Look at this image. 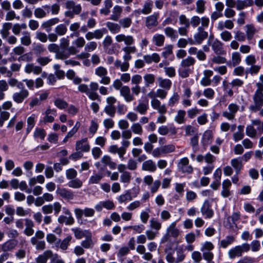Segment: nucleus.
<instances>
[{
  "label": "nucleus",
  "instance_id": "obj_1",
  "mask_svg": "<svg viewBox=\"0 0 263 263\" xmlns=\"http://www.w3.org/2000/svg\"><path fill=\"white\" fill-rule=\"evenodd\" d=\"M257 89L253 96L254 104L249 106V109L252 112H256L263 106V86L262 84L256 83Z\"/></svg>",
  "mask_w": 263,
  "mask_h": 263
},
{
  "label": "nucleus",
  "instance_id": "obj_2",
  "mask_svg": "<svg viewBox=\"0 0 263 263\" xmlns=\"http://www.w3.org/2000/svg\"><path fill=\"white\" fill-rule=\"evenodd\" d=\"M115 40L117 42H123L126 46L122 48V50L126 53H134L137 52V48L134 46H132L135 43V40L132 35H126L124 34H119L116 36Z\"/></svg>",
  "mask_w": 263,
  "mask_h": 263
},
{
  "label": "nucleus",
  "instance_id": "obj_3",
  "mask_svg": "<svg viewBox=\"0 0 263 263\" xmlns=\"http://www.w3.org/2000/svg\"><path fill=\"white\" fill-rule=\"evenodd\" d=\"M89 86V88L87 85L80 84L78 89L81 92L86 93L91 100H100V96L96 92V91L99 89V84L96 82H91Z\"/></svg>",
  "mask_w": 263,
  "mask_h": 263
},
{
  "label": "nucleus",
  "instance_id": "obj_4",
  "mask_svg": "<svg viewBox=\"0 0 263 263\" xmlns=\"http://www.w3.org/2000/svg\"><path fill=\"white\" fill-rule=\"evenodd\" d=\"M166 253L165 259L168 263H180L182 262L185 257L183 249L181 248H178L176 249V257L173 256V251L170 248H166L165 250Z\"/></svg>",
  "mask_w": 263,
  "mask_h": 263
},
{
  "label": "nucleus",
  "instance_id": "obj_5",
  "mask_svg": "<svg viewBox=\"0 0 263 263\" xmlns=\"http://www.w3.org/2000/svg\"><path fill=\"white\" fill-rule=\"evenodd\" d=\"M250 251V245L248 243H243L241 245L236 246L230 249L228 252V255L230 259H233L236 257L242 256L243 253Z\"/></svg>",
  "mask_w": 263,
  "mask_h": 263
},
{
  "label": "nucleus",
  "instance_id": "obj_6",
  "mask_svg": "<svg viewBox=\"0 0 263 263\" xmlns=\"http://www.w3.org/2000/svg\"><path fill=\"white\" fill-rule=\"evenodd\" d=\"M176 222H173L166 229V234L162 237L161 240L162 243H164L171 240V237H177L179 235V230L176 228Z\"/></svg>",
  "mask_w": 263,
  "mask_h": 263
},
{
  "label": "nucleus",
  "instance_id": "obj_7",
  "mask_svg": "<svg viewBox=\"0 0 263 263\" xmlns=\"http://www.w3.org/2000/svg\"><path fill=\"white\" fill-rule=\"evenodd\" d=\"M154 6V2L152 0H145L141 9H136L133 12V14L136 17H138L140 14L148 15L152 13Z\"/></svg>",
  "mask_w": 263,
  "mask_h": 263
},
{
  "label": "nucleus",
  "instance_id": "obj_8",
  "mask_svg": "<svg viewBox=\"0 0 263 263\" xmlns=\"http://www.w3.org/2000/svg\"><path fill=\"white\" fill-rule=\"evenodd\" d=\"M189 163V159L187 157H183L180 159L177 165L178 171L182 173H192L193 167Z\"/></svg>",
  "mask_w": 263,
  "mask_h": 263
},
{
  "label": "nucleus",
  "instance_id": "obj_9",
  "mask_svg": "<svg viewBox=\"0 0 263 263\" xmlns=\"http://www.w3.org/2000/svg\"><path fill=\"white\" fill-rule=\"evenodd\" d=\"M229 111H224L222 112V116L229 120L234 119L235 115L239 110V106L235 103H231L228 106Z\"/></svg>",
  "mask_w": 263,
  "mask_h": 263
},
{
  "label": "nucleus",
  "instance_id": "obj_10",
  "mask_svg": "<svg viewBox=\"0 0 263 263\" xmlns=\"http://www.w3.org/2000/svg\"><path fill=\"white\" fill-rule=\"evenodd\" d=\"M159 14L158 13H154L145 17V25L149 29L156 27L158 25V19Z\"/></svg>",
  "mask_w": 263,
  "mask_h": 263
},
{
  "label": "nucleus",
  "instance_id": "obj_11",
  "mask_svg": "<svg viewBox=\"0 0 263 263\" xmlns=\"http://www.w3.org/2000/svg\"><path fill=\"white\" fill-rule=\"evenodd\" d=\"M47 49L50 52L54 53L55 58L57 59L64 60L66 57V55L63 54V51L60 50L59 46L55 43H51L48 45Z\"/></svg>",
  "mask_w": 263,
  "mask_h": 263
},
{
  "label": "nucleus",
  "instance_id": "obj_12",
  "mask_svg": "<svg viewBox=\"0 0 263 263\" xmlns=\"http://www.w3.org/2000/svg\"><path fill=\"white\" fill-rule=\"evenodd\" d=\"M214 53L217 55H223L226 53L223 47V43L217 39L214 40L211 43L208 41Z\"/></svg>",
  "mask_w": 263,
  "mask_h": 263
},
{
  "label": "nucleus",
  "instance_id": "obj_13",
  "mask_svg": "<svg viewBox=\"0 0 263 263\" xmlns=\"http://www.w3.org/2000/svg\"><path fill=\"white\" fill-rule=\"evenodd\" d=\"M28 96L29 91L28 90L23 89L18 92H14L12 95V99L17 103H21Z\"/></svg>",
  "mask_w": 263,
  "mask_h": 263
},
{
  "label": "nucleus",
  "instance_id": "obj_14",
  "mask_svg": "<svg viewBox=\"0 0 263 263\" xmlns=\"http://www.w3.org/2000/svg\"><path fill=\"white\" fill-rule=\"evenodd\" d=\"M120 94L127 103H130L135 99L133 95L130 93V89L128 86H123L120 89Z\"/></svg>",
  "mask_w": 263,
  "mask_h": 263
},
{
  "label": "nucleus",
  "instance_id": "obj_15",
  "mask_svg": "<svg viewBox=\"0 0 263 263\" xmlns=\"http://www.w3.org/2000/svg\"><path fill=\"white\" fill-rule=\"evenodd\" d=\"M56 193L61 197L67 200H72L74 198L73 193L65 188L58 187L56 190Z\"/></svg>",
  "mask_w": 263,
  "mask_h": 263
},
{
  "label": "nucleus",
  "instance_id": "obj_16",
  "mask_svg": "<svg viewBox=\"0 0 263 263\" xmlns=\"http://www.w3.org/2000/svg\"><path fill=\"white\" fill-rule=\"evenodd\" d=\"M87 141V138H85L77 141L76 143V150L81 152H89L90 147Z\"/></svg>",
  "mask_w": 263,
  "mask_h": 263
},
{
  "label": "nucleus",
  "instance_id": "obj_17",
  "mask_svg": "<svg viewBox=\"0 0 263 263\" xmlns=\"http://www.w3.org/2000/svg\"><path fill=\"white\" fill-rule=\"evenodd\" d=\"M149 108L148 101L145 99L144 100H139L138 104L134 108V110L139 112L140 115H145Z\"/></svg>",
  "mask_w": 263,
  "mask_h": 263
},
{
  "label": "nucleus",
  "instance_id": "obj_18",
  "mask_svg": "<svg viewBox=\"0 0 263 263\" xmlns=\"http://www.w3.org/2000/svg\"><path fill=\"white\" fill-rule=\"evenodd\" d=\"M43 122L44 124L52 123L54 120V116H57V110L55 109L48 108L44 112Z\"/></svg>",
  "mask_w": 263,
  "mask_h": 263
},
{
  "label": "nucleus",
  "instance_id": "obj_19",
  "mask_svg": "<svg viewBox=\"0 0 263 263\" xmlns=\"http://www.w3.org/2000/svg\"><path fill=\"white\" fill-rule=\"evenodd\" d=\"M151 104L153 108L156 110L160 114H164L166 112V105L164 104H161L158 99L152 100Z\"/></svg>",
  "mask_w": 263,
  "mask_h": 263
},
{
  "label": "nucleus",
  "instance_id": "obj_20",
  "mask_svg": "<svg viewBox=\"0 0 263 263\" xmlns=\"http://www.w3.org/2000/svg\"><path fill=\"white\" fill-rule=\"evenodd\" d=\"M208 35L206 31L202 29V27H198L197 32L194 35V39L196 44H201Z\"/></svg>",
  "mask_w": 263,
  "mask_h": 263
},
{
  "label": "nucleus",
  "instance_id": "obj_21",
  "mask_svg": "<svg viewBox=\"0 0 263 263\" xmlns=\"http://www.w3.org/2000/svg\"><path fill=\"white\" fill-rule=\"evenodd\" d=\"M232 185L231 182L229 179H226L222 183V190L221 195L223 198H227L232 195L230 187Z\"/></svg>",
  "mask_w": 263,
  "mask_h": 263
},
{
  "label": "nucleus",
  "instance_id": "obj_22",
  "mask_svg": "<svg viewBox=\"0 0 263 263\" xmlns=\"http://www.w3.org/2000/svg\"><path fill=\"white\" fill-rule=\"evenodd\" d=\"M53 255V254L51 250H47L35 258V261L36 263H46Z\"/></svg>",
  "mask_w": 263,
  "mask_h": 263
},
{
  "label": "nucleus",
  "instance_id": "obj_23",
  "mask_svg": "<svg viewBox=\"0 0 263 263\" xmlns=\"http://www.w3.org/2000/svg\"><path fill=\"white\" fill-rule=\"evenodd\" d=\"M112 44V37L110 35H106L102 42L103 49L106 53L108 54H112L114 53V50L111 48Z\"/></svg>",
  "mask_w": 263,
  "mask_h": 263
},
{
  "label": "nucleus",
  "instance_id": "obj_24",
  "mask_svg": "<svg viewBox=\"0 0 263 263\" xmlns=\"http://www.w3.org/2000/svg\"><path fill=\"white\" fill-rule=\"evenodd\" d=\"M210 206L209 201H205L203 202L200 209L201 213L206 218H211L214 214L213 210L210 209Z\"/></svg>",
  "mask_w": 263,
  "mask_h": 263
},
{
  "label": "nucleus",
  "instance_id": "obj_25",
  "mask_svg": "<svg viewBox=\"0 0 263 263\" xmlns=\"http://www.w3.org/2000/svg\"><path fill=\"white\" fill-rule=\"evenodd\" d=\"M25 229L24 230V233L27 236H31L34 233V230L33 229L34 224L33 221L29 218H25Z\"/></svg>",
  "mask_w": 263,
  "mask_h": 263
},
{
  "label": "nucleus",
  "instance_id": "obj_26",
  "mask_svg": "<svg viewBox=\"0 0 263 263\" xmlns=\"http://www.w3.org/2000/svg\"><path fill=\"white\" fill-rule=\"evenodd\" d=\"M50 8L49 5H46L42 7H37L34 10V15L36 18H42L45 17L48 12H46L45 10H48Z\"/></svg>",
  "mask_w": 263,
  "mask_h": 263
},
{
  "label": "nucleus",
  "instance_id": "obj_27",
  "mask_svg": "<svg viewBox=\"0 0 263 263\" xmlns=\"http://www.w3.org/2000/svg\"><path fill=\"white\" fill-rule=\"evenodd\" d=\"M66 9H72L73 12L76 14H79L81 10L82 7L80 4L76 5L73 1H67L65 3Z\"/></svg>",
  "mask_w": 263,
  "mask_h": 263
},
{
  "label": "nucleus",
  "instance_id": "obj_28",
  "mask_svg": "<svg viewBox=\"0 0 263 263\" xmlns=\"http://www.w3.org/2000/svg\"><path fill=\"white\" fill-rule=\"evenodd\" d=\"M101 162L104 167L108 166L111 170H114L116 168L117 164L112 161L109 156H103L101 159Z\"/></svg>",
  "mask_w": 263,
  "mask_h": 263
},
{
  "label": "nucleus",
  "instance_id": "obj_29",
  "mask_svg": "<svg viewBox=\"0 0 263 263\" xmlns=\"http://www.w3.org/2000/svg\"><path fill=\"white\" fill-rule=\"evenodd\" d=\"M122 8L119 5H115L112 10V14L109 19L114 21H118L121 17L122 12Z\"/></svg>",
  "mask_w": 263,
  "mask_h": 263
},
{
  "label": "nucleus",
  "instance_id": "obj_30",
  "mask_svg": "<svg viewBox=\"0 0 263 263\" xmlns=\"http://www.w3.org/2000/svg\"><path fill=\"white\" fill-rule=\"evenodd\" d=\"M137 252L143 255L142 258L145 260H151L152 259L153 255L149 252H146L145 247L143 245H138L136 248Z\"/></svg>",
  "mask_w": 263,
  "mask_h": 263
},
{
  "label": "nucleus",
  "instance_id": "obj_31",
  "mask_svg": "<svg viewBox=\"0 0 263 263\" xmlns=\"http://www.w3.org/2000/svg\"><path fill=\"white\" fill-rule=\"evenodd\" d=\"M157 167L155 162L152 160H148L144 161L142 164V170L145 171L154 172Z\"/></svg>",
  "mask_w": 263,
  "mask_h": 263
},
{
  "label": "nucleus",
  "instance_id": "obj_32",
  "mask_svg": "<svg viewBox=\"0 0 263 263\" xmlns=\"http://www.w3.org/2000/svg\"><path fill=\"white\" fill-rule=\"evenodd\" d=\"M235 240V237L233 235H228L224 239L221 240L219 243L220 248L226 249L232 245Z\"/></svg>",
  "mask_w": 263,
  "mask_h": 263
},
{
  "label": "nucleus",
  "instance_id": "obj_33",
  "mask_svg": "<svg viewBox=\"0 0 263 263\" xmlns=\"http://www.w3.org/2000/svg\"><path fill=\"white\" fill-rule=\"evenodd\" d=\"M16 240H9L2 245L1 249L4 253H7L8 251L13 250L16 246Z\"/></svg>",
  "mask_w": 263,
  "mask_h": 263
},
{
  "label": "nucleus",
  "instance_id": "obj_34",
  "mask_svg": "<svg viewBox=\"0 0 263 263\" xmlns=\"http://www.w3.org/2000/svg\"><path fill=\"white\" fill-rule=\"evenodd\" d=\"M72 237L70 235L67 236L65 238L61 240L60 239H58L56 247H58L59 246L60 248L62 250H66L67 249L69 242L71 240Z\"/></svg>",
  "mask_w": 263,
  "mask_h": 263
},
{
  "label": "nucleus",
  "instance_id": "obj_35",
  "mask_svg": "<svg viewBox=\"0 0 263 263\" xmlns=\"http://www.w3.org/2000/svg\"><path fill=\"white\" fill-rule=\"evenodd\" d=\"M213 135L212 131L206 130L203 134L201 143L204 148L210 144L212 141Z\"/></svg>",
  "mask_w": 263,
  "mask_h": 263
},
{
  "label": "nucleus",
  "instance_id": "obj_36",
  "mask_svg": "<svg viewBox=\"0 0 263 263\" xmlns=\"http://www.w3.org/2000/svg\"><path fill=\"white\" fill-rule=\"evenodd\" d=\"M60 19L58 17L52 18L44 22L42 24V27L48 31L51 27L60 22Z\"/></svg>",
  "mask_w": 263,
  "mask_h": 263
},
{
  "label": "nucleus",
  "instance_id": "obj_37",
  "mask_svg": "<svg viewBox=\"0 0 263 263\" xmlns=\"http://www.w3.org/2000/svg\"><path fill=\"white\" fill-rule=\"evenodd\" d=\"M80 28L81 26L80 22H74L71 23L69 27V30L72 32V33L70 34V37H78L80 35L79 29Z\"/></svg>",
  "mask_w": 263,
  "mask_h": 263
},
{
  "label": "nucleus",
  "instance_id": "obj_38",
  "mask_svg": "<svg viewBox=\"0 0 263 263\" xmlns=\"http://www.w3.org/2000/svg\"><path fill=\"white\" fill-rule=\"evenodd\" d=\"M253 4V0H236L235 7L237 10H241Z\"/></svg>",
  "mask_w": 263,
  "mask_h": 263
},
{
  "label": "nucleus",
  "instance_id": "obj_39",
  "mask_svg": "<svg viewBox=\"0 0 263 263\" xmlns=\"http://www.w3.org/2000/svg\"><path fill=\"white\" fill-rule=\"evenodd\" d=\"M108 152L111 154H118L121 160L124 159V150L120 147H118L117 145H112L109 146Z\"/></svg>",
  "mask_w": 263,
  "mask_h": 263
},
{
  "label": "nucleus",
  "instance_id": "obj_40",
  "mask_svg": "<svg viewBox=\"0 0 263 263\" xmlns=\"http://www.w3.org/2000/svg\"><path fill=\"white\" fill-rule=\"evenodd\" d=\"M12 23L9 22H6L3 24L2 29L0 30V33L3 39H5L9 35V30L12 28Z\"/></svg>",
  "mask_w": 263,
  "mask_h": 263
},
{
  "label": "nucleus",
  "instance_id": "obj_41",
  "mask_svg": "<svg viewBox=\"0 0 263 263\" xmlns=\"http://www.w3.org/2000/svg\"><path fill=\"white\" fill-rule=\"evenodd\" d=\"M20 42L23 45L29 46L31 43L30 33L28 31H23L22 36L20 38Z\"/></svg>",
  "mask_w": 263,
  "mask_h": 263
},
{
  "label": "nucleus",
  "instance_id": "obj_42",
  "mask_svg": "<svg viewBox=\"0 0 263 263\" xmlns=\"http://www.w3.org/2000/svg\"><path fill=\"white\" fill-rule=\"evenodd\" d=\"M143 59L147 64H150L152 62L158 63L160 59L159 55L157 53L152 54H147L143 56Z\"/></svg>",
  "mask_w": 263,
  "mask_h": 263
},
{
  "label": "nucleus",
  "instance_id": "obj_43",
  "mask_svg": "<svg viewBox=\"0 0 263 263\" xmlns=\"http://www.w3.org/2000/svg\"><path fill=\"white\" fill-rule=\"evenodd\" d=\"M9 88L8 84L5 80H0V101L4 99L5 97V92L8 91Z\"/></svg>",
  "mask_w": 263,
  "mask_h": 263
},
{
  "label": "nucleus",
  "instance_id": "obj_44",
  "mask_svg": "<svg viewBox=\"0 0 263 263\" xmlns=\"http://www.w3.org/2000/svg\"><path fill=\"white\" fill-rule=\"evenodd\" d=\"M231 164L235 169L237 175L239 174L242 167V161L240 158H234L231 160Z\"/></svg>",
  "mask_w": 263,
  "mask_h": 263
},
{
  "label": "nucleus",
  "instance_id": "obj_45",
  "mask_svg": "<svg viewBox=\"0 0 263 263\" xmlns=\"http://www.w3.org/2000/svg\"><path fill=\"white\" fill-rule=\"evenodd\" d=\"M106 26L108 30L114 34L119 32L121 30V26L119 24L111 22H107L106 23Z\"/></svg>",
  "mask_w": 263,
  "mask_h": 263
},
{
  "label": "nucleus",
  "instance_id": "obj_46",
  "mask_svg": "<svg viewBox=\"0 0 263 263\" xmlns=\"http://www.w3.org/2000/svg\"><path fill=\"white\" fill-rule=\"evenodd\" d=\"M81 245L83 248L85 249H91L93 248L94 243L92 240L91 233L87 235L85 239L81 242Z\"/></svg>",
  "mask_w": 263,
  "mask_h": 263
},
{
  "label": "nucleus",
  "instance_id": "obj_47",
  "mask_svg": "<svg viewBox=\"0 0 263 263\" xmlns=\"http://www.w3.org/2000/svg\"><path fill=\"white\" fill-rule=\"evenodd\" d=\"M114 65L116 68H120L121 71L125 72L127 71L129 68V64L127 62H122L120 60L117 59L114 62Z\"/></svg>",
  "mask_w": 263,
  "mask_h": 263
},
{
  "label": "nucleus",
  "instance_id": "obj_48",
  "mask_svg": "<svg viewBox=\"0 0 263 263\" xmlns=\"http://www.w3.org/2000/svg\"><path fill=\"white\" fill-rule=\"evenodd\" d=\"M241 61V57L240 53L237 51L234 52L232 53L231 65L236 66L239 65Z\"/></svg>",
  "mask_w": 263,
  "mask_h": 263
},
{
  "label": "nucleus",
  "instance_id": "obj_49",
  "mask_svg": "<svg viewBox=\"0 0 263 263\" xmlns=\"http://www.w3.org/2000/svg\"><path fill=\"white\" fill-rule=\"evenodd\" d=\"M72 231L74 233V236L77 239H81L83 237H87V235L91 234V232L88 230L83 231L80 229H73Z\"/></svg>",
  "mask_w": 263,
  "mask_h": 263
},
{
  "label": "nucleus",
  "instance_id": "obj_50",
  "mask_svg": "<svg viewBox=\"0 0 263 263\" xmlns=\"http://www.w3.org/2000/svg\"><path fill=\"white\" fill-rule=\"evenodd\" d=\"M102 173H95L91 175L88 180L89 184H98L103 178Z\"/></svg>",
  "mask_w": 263,
  "mask_h": 263
},
{
  "label": "nucleus",
  "instance_id": "obj_51",
  "mask_svg": "<svg viewBox=\"0 0 263 263\" xmlns=\"http://www.w3.org/2000/svg\"><path fill=\"white\" fill-rule=\"evenodd\" d=\"M74 219L72 216H60L58 218V221L61 224L65 223L66 225H71L74 223Z\"/></svg>",
  "mask_w": 263,
  "mask_h": 263
},
{
  "label": "nucleus",
  "instance_id": "obj_52",
  "mask_svg": "<svg viewBox=\"0 0 263 263\" xmlns=\"http://www.w3.org/2000/svg\"><path fill=\"white\" fill-rule=\"evenodd\" d=\"M165 37L163 35L156 34L152 38V41L157 46L160 47L163 45Z\"/></svg>",
  "mask_w": 263,
  "mask_h": 263
},
{
  "label": "nucleus",
  "instance_id": "obj_53",
  "mask_svg": "<svg viewBox=\"0 0 263 263\" xmlns=\"http://www.w3.org/2000/svg\"><path fill=\"white\" fill-rule=\"evenodd\" d=\"M246 27L247 28L246 31L247 38L249 41H250L253 38L257 30L254 26L252 25H247L246 26Z\"/></svg>",
  "mask_w": 263,
  "mask_h": 263
},
{
  "label": "nucleus",
  "instance_id": "obj_54",
  "mask_svg": "<svg viewBox=\"0 0 263 263\" xmlns=\"http://www.w3.org/2000/svg\"><path fill=\"white\" fill-rule=\"evenodd\" d=\"M185 111L180 109L178 110L177 115L174 118V120L178 124H182L185 122Z\"/></svg>",
  "mask_w": 263,
  "mask_h": 263
},
{
  "label": "nucleus",
  "instance_id": "obj_55",
  "mask_svg": "<svg viewBox=\"0 0 263 263\" xmlns=\"http://www.w3.org/2000/svg\"><path fill=\"white\" fill-rule=\"evenodd\" d=\"M145 87H149L153 85L155 81V76L153 74L147 73L143 77Z\"/></svg>",
  "mask_w": 263,
  "mask_h": 263
},
{
  "label": "nucleus",
  "instance_id": "obj_56",
  "mask_svg": "<svg viewBox=\"0 0 263 263\" xmlns=\"http://www.w3.org/2000/svg\"><path fill=\"white\" fill-rule=\"evenodd\" d=\"M158 81L159 82V85L160 87L170 89L172 85V82L169 79H164L161 77L158 78Z\"/></svg>",
  "mask_w": 263,
  "mask_h": 263
},
{
  "label": "nucleus",
  "instance_id": "obj_57",
  "mask_svg": "<svg viewBox=\"0 0 263 263\" xmlns=\"http://www.w3.org/2000/svg\"><path fill=\"white\" fill-rule=\"evenodd\" d=\"M131 130L134 134L138 135H141L143 132L142 126L139 122L134 123L132 125Z\"/></svg>",
  "mask_w": 263,
  "mask_h": 263
},
{
  "label": "nucleus",
  "instance_id": "obj_58",
  "mask_svg": "<svg viewBox=\"0 0 263 263\" xmlns=\"http://www.w3.org/2000/svg\"><path fill=\"white\" fill-rule=\"evenodd\" d=\"M132 199L133 198L129 190L126 191L124 194L120 195L117 198L118 202L121 203H124L126 201H131Z\"/></svg>",
  "mask_w": 263,
  "mask_h": 263
},
{
  "label": "nucleus",
  "instance_id": "obj_59",
  "mask_svg": "<svg viewBox=\"0 0 263 263\" xmlns=\"http://www.w3.org/2000/svg\"><path fill=\"white\" fill-rule=\"evenodd\" d=\"M54 31L58 35L63 36L67 33V28L65 25L60 24L55 27Z\"/></svg>",
  "mask_w": 263,
  "mask_h": 263
},
{
  "label": "nucleus",
  "instance_id": "obj_60",
  "mask_svg": "<svg viewBox=\"0 0 263 263\" xmlns=\"http://www.w3.org/2000/svg\"><path fill=\"white\" fill-rule=\"evenodd\" d=\"M164 32L165 34L172 39H176L178 37L177 31L172 27H166Z\"/></svg>",
  "mask_w": 263,
  "mask_h": 263
},
{
  "label": "nucleus",
  "instance_id": "obj_61",
  "mask_svg": "<svg viewBox=\"0 0 263 263\" xmlns=\"http://www.w3.org/2000/svg\"><path fill=\"white\" fill-rule=\"evenodd\" d=\"M195 63V60L194 58L191 57H187L186 59H183L181 62L180 66L186 68L193 65Z\"/></svg>",
  "mask_w": 263,
  "mask_h": 263
},
{
  "label": "nucleus",
  "instance_id": "obj_62",
  "mask_svg": "<svg viewBox=\"0 0 263 263\" xmlns=\"http://www.w3.org/2000/svg\"><path fill=\"white\" fill-rule=\"evenodd\" d=\"M206 2L204 0H198L196 2V12L198 14H202L205 10Z\"/></svg>",
  "mask_w": 263,
  "mask_h": 263
},
{
  "label": "nucleus",
  "instance_id": "obj_63",
  "mask_svg": "<svg viewBox=\"0 0 263 263\" xmlns=\"http://www.w3.org/2000/svg\"><path fill=\"white\" fill-rule=\"evenodd\" d=\"M71 180L68 183V185L69 187L73 189H79L82 187L83 182L79 179L74 178Z\"/></svg>",
  "mask_w": 263,
  "mask_h": 263
},
{
  "label": "nucleus",
  "instance_id": "obj_64",
  "mask_svg": "<svg viewBox=\"0 0 263 263\" xmlns=\"http://www.w3.org/2000/svg\"><path fill=\"white\" fill-rule=\"evenodd\" d=\"M52 61V59L48 57L39 56L36 59V62L41 66L47 65Z\"/></svg>",
  "mask_w": 263,
  "mask_h": 263
}]
</instances>
